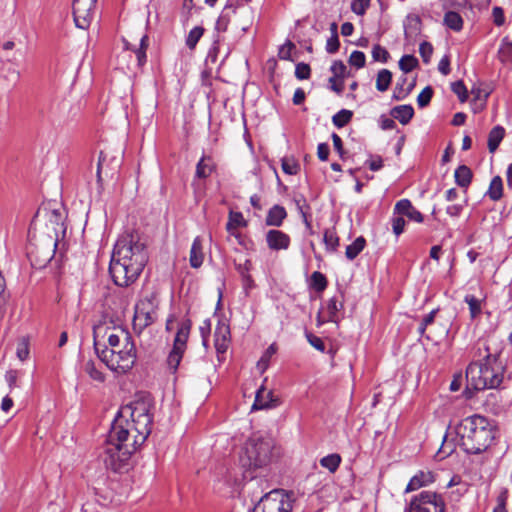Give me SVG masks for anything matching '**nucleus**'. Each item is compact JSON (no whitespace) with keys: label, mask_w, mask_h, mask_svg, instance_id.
<instances>
[{"label":"nucleus","mask_w":512,"mask_h":512,"mask_svg":"<svg viewBox=\"0 0 512 512\" xmlns=\"http://www.w3.org/2000/svg\"><path fill=\"white\" fill-rule=\"evenodd\" d=\"M107 341L109 344L108 349H117L119 346L134 342L130 333L122 328H113L107 331Z\"/></svg>","instance_id":"obj_16"},{"label":"nucleus","mask_w":512,"mask_h":512,"mask_svg":"<svg viewBox=\"0 0 512 512\" xmlns=\"http://www.w3.org/2000/svg\"><path fill=\"white\" fill-rule=\"evenodd\" d=\"M394 214L406 216L409 220L422 223L424 217L420 211H418L409 199H401L394 206Z\"/></svg>","instance_id":"obj_13"},{"label":"nucleus","mask_w":512,"mask_h":512,"mask_svg":"<svg viewBox=\"0 0 512 512\" xmlns=\"http://www.w3.org/2000/svg\"><path fill=\"white\" fill-rule=\"evenodd\" d=\"M372 57L374 61L386 63L390 57L389 52L379 44L372 48Z\"/></svg>","instance_id":"obj_43"},{"label":"nucleus","mask_w":512,"mask_h":512,"mask_svg":"<svg viewBox=\"0 0 512 512\" xmlns=\"http://www.w3.org/2000/svg\"><path fill=\"white\" fill-rule=\"evenodd\" d=\"M505 136L504 127L497 125L492 128L488 135V149L490 153H494L499 147L501 141Z\"/></svg>","instance_id":"obj_21"},{"label":"nucleus","mask_w":512,"mask_h":512,"mask_svg":"<svg viewBox=\"0 0 512 512\" xmlns=\"http://www.w3.org/2000/svg\"><path fill=\"white\" fill-rule=\"evenodd\" d=\"M191 329V321L184 320L175 335L173 347L168 354L167 364L172 372H176L187 348V341Z\"/></svg>","instance_id":"obj_8"},{"label":"nucleus","mask_w":512,"mask_h":512,"mask_svg":"<svg viewBox=\"0 0 512 512\" xmlns=\"http://www.w3.org/2000/svg\"><path fill=\"white\" fill-rule=\"evenodd\" d=\"M247 221L244 219L241 212H229L228 222L226 224V230L228 233H234V230L240 227H246Z\"/></svg>","instance_id":"obj_25"},{"label":"nucleus","mask_w":512,"mask_h":512,"mask_svg":"<svg viewBox=\"0 0 512 512\" xmlns=\"http://www.w3.org/2000/svg\"><path fill=\"white\" fill-rule=\"evenodd\" d=\"M506 492L501 493L497 498V506L494 508L493 512H507L506 511Z\"/></svg>","instance_id":"obj_61"},{"label":"nucleus","mask_w":512,"mask_h":512,"mask_svg":"<svg viewBox=\"0 0 512 512\" xmlns=\"http://www.w3.org/2000/svg\"><path fill=\"white\" fill-rule=\"evenodd\" d=\"M438 70L443 75H448L450 73V59L448 56H444L438 64Z\"/></svg>","instance_id":"obj_62"},{"label":"nucleus","mask_w":512,"mask_h":512,"mask_svg":"<svg viewBox=\"0 0 512 512\" xmlns=\"http://www.w3.org/2000/svg\"><path fill=\"white\" fill-rule=\"evenodd\" d=\"M418 65V60L413 55H404L399 60V68L404 73L411 72Z\"/></svg>","instance_id":"obj_41"},{"label":"nucleus","mask_w":512,"mask_h":512,"mask_svg":"<svg viewBox=\"0 0 512 512\" xmlns=\"http://www.w3.org/2000/svg\"><path fill=\"white\" fill-rule=\"evenodd\" d=\"M205 29L202 26H196L190 30L186 38V45L190 50H193L201 37L204 34Z\"/></svg>","instance_id":"obj_37"},{"label":"nucleus","mask_w":512,"mask_h":512,"mask_svg":"<svg viewBox=\"0 0 512 512\" xmlns=\"http://www.w3.org/2000/svg\"><path fill=\"white\" fill-rule=\"evenodd\" d=\"M463 210V206L460 204H453L449 205L446 208V213L451 217H458L460 216L461 212Z\"/></svg>","instance_id":"obj_64"},{"label":"nucleus","mask_w":512,"mask_h":512,"mask_svg":"<svg viewBox=\"0 0 512 512\" xmlns=\"http://www.w3.org/2000/svg\"><path fill=\"white\" fill-rule=\"evenodd\" d=\"M460 445L469 454L486 451L495 439V425L488 418L475 414L464 418L456 429Z\"/></svg>","instance_id":"obj_4"},{"label":"nucleus","mask_w":512,"mask_h":512,"mask_svg":"<svg viewBox=\"0 0 512 512\" xmlns=\"http://www.w3.org/2000/svg\"><path fill=\"white\" fill-rule=\"evenodd\" d=\"M157 306V299L154 295L141 299L135 306L134 329H138L141 332L144 328L151 325L157 318Z\"/></svg>","instance_id":"obj_10"},{"label":"nucleus","mask_w":512,"mask_h":512,"mask_svg":"<svg viewBox=\"0 0 512 512\" xmlns=\"http://www.w3.org/2000/svg\"><path fill=\"white\" fill-rule=\"evenodd\" d=\"M394 119H397L401 124L406 125L414 116V109L411 105H399L392 108L390 112Z\"/></svg>","instance_id":"obj_20"},{"label":"nucleus","mask_w":512,"mask_h":512,"mask_svg":"<svg viewBox=\"0 0 512 512\" xmlns=\"http://www.w3.org/2000/svg\"><path fill=\"white\" fill-rule=\"evenodd\" d=\"M366 240L363 236L357 237L354 242L346 247L345 255L347 259L354 260L365 248Z\"/></svg>","instance_id":"obj_26"},{"label":"nucleus","mask_w":512,"mask_h":512,"mask_svg":"<svg viewBox=\"0 0 512 512\" xmlns=\"http://www.w3.org/2000/svg\"><path fill=\"white\" fill-rule=\"evenodd\" d=\"M392 81V73L388 69H382L378 72L376 78V89L380 92L388 90Z\"/></svg>","instance_id":"obj_30"},{"label":"nucleus","mask_w":512,"mask_h":512,"mask_svg":"<svg viewBox=\"0 0 512 512\" xmlns=\"http://www.w3.org/2000/svg\"><path fill=\"white\" fill-rule=\"evenodd\" d=\"M311 69L310 66L306 63H298L295 68V76L299 80H306L310 77Z\"/></svg>","instance_id":"obj_50"},{"label":"nucleus","mask_w":512,"mask_h":512,"mask_svg":"<svg viewBox=\"0 0 512 512\" xmlns=\"http://www.w3.org/2000/svg\"><path fill=\"white\" fill-rule=\"evenodd\" d=\"M407 82L406 77L399 78L393 92V99L395 100H403L405 99L411 92V88H404V85Z\"/></svg>","instance_id":"obj_39"},{"label":"nucleus","mask_w":512,"mask_h":512,"mask_svg":"<svg viewBox=\"0 0 512 512\" xmlns=\"http://www.w3.org/2000/svg\"><path fill=\"white\" fill-rule=\"evenodd\" d=\"M279 404L278 399L274 398L273 392L267 390L263 385L257 390L252 410H262L276 407Z\"/></svg>","instance_id":"obj_15"},{"label":"nucleus","mask_w":512,"mask_h":512,"mask_svg":"<svg viewBox=\"0 0 512 512\" xmlns=\"http://www.w3.org/2000/svg\"><path fill=\"white\" fill-rule=\"evenodd\" d=\"M96 353L99 359L111 370L119 374H125L130 371L137 359V351L134 342L128 345L119 346L117 349H108L105 347L99 350L97 342L94 343Z\"/></svg>","instance_id":"obj_6"},{"label":"nucleus","mask_w":512,"mask_h":512,"mask_svg":"<svg viewBox=\"0 0 512 512\" xmlns=\"http://www.w3.org/2000/svg\"><path fill=\"white\" fill-rule=\"evenodd\" d=\"M343 308V302L338 296H333L327 303L328 320L337 321V314Z\"/></svg>","instance_id":"obj_31"},{"label":"nucleus","mask_w":512,"mask_h":512,"mask_svg":"<svg viewBox=\"0 0 512 512\" xmlns=\"http://www.w3.org/2000/svg\"><path fill=\"white\" fill-rule=\"evenodd\" d=\"M252 268V263L249 259L245 260L244 263L236 264V270L240 274L241 278L246 275H250V270Z\"/></svg>","instance_id":"obj_56"},{"label":"nucleus","mask_w":512,"mask_h":512,"mask_svg":"<svg viewBox=\"0 0 512 512\" xmlns=\"http://www.w3.org/2000/svg\"><path fill=\"white\" fill-rule=\"evenodd\" d=\"M287 217V212L283 206L274 205L269 209L266 216V225L279 227Z\"/></svg>","instance_id":"obj_18"},{"label":"nucleus","mask_w":512,"mask_h":512,"mask_svg":"<svg viewBox=\"0 0 512 512\" xmlns=\"http://www.w3.org/2000/svg\"><path fill=\"white\" fill-rule=\"evenodd\" d=\"M340 42L338 35H331L326 43V51L330 54H334L339 50Z\"/></svg>","instance_id":"obj_54"},{"label":"nucleus","mask_w":512,"mask_h":512,"mask_svg":"<svg viewBox=\"0 0 512 512\" xmlns=\"http://www.w3.org/2000/svg\"><path fill=\"white\" fill-rule=\"evenodd\" d=\"M445 502L441 495L433 491H422L412 497L406 512H444Z\"/></svg>","instance_id":"obj_9"},{"label":"nucleus","mask_w":512,"mask_h":512,"mask_svg":"<svg viewBox=\"0 0 512 512\" xmlns=\"http://www.w3.org/2000/svg\"><path fill=\"white\" fill-rule=\"evenodd\" d=\"M82 370L89 375V377L96 382L103 383L105 381V375L96 366V363L92 359H88L83 362Z\"/></svg>","instance_id":"obj_22"},{"label":"nucleus","mask_w":512,"mask_h":512,"mask_svg":"<svg viewBox=\"0 0 512 512\" xmlns=\"http://www.w3.org/2000/svg\"><path fill=\"white\" fill-rule=\"evenodd\" d=\"M293 501L292 494L275 489L265 494L252 512H292Z\"/></svg>","instance_id":"obj_7"},{"label":"nucleus","mask_w":512,"mask_h":512,"mask_svg":"<svg viewBox=\"0 0 512 512\" xmlns=\"http://www.w3.org/2000/svg\"><path fill=\"white\" fill-rule=\"evenodd\" d=\"M295 48V45L291 41H287L284 45H282L279 49L278 56L283 60L291 59V52Z\"/></svg>","instance_id":"obj_53"},{"label":"nucleus","mask_w":512,"mask_h":512,"mask_svg":"<svg viewBox=\"0 0 512 512\" xmlns=\"http://www.w3.org/2000/svg\"><path fill=\"white\" fill-rule=\"evenodd\" d=\"M392 230L396 236H399L404 232L406 221L401 215L394 214L392 217Z\"/></svg>","instance_id":"obj_46"},{"label":"nucleus","mask_w":512,"mask_h":512,"mask_svg":"<svg viewBox=\"0 0 512 512\" xmlns=\"http://www.w3.org/2000/svg\"><path fill=\"white\" fill-rule=\"evenodd\" d=\"M367 163L372 171H378L383 167V160L380 156L371 158Z\"/></svg>","instance_id":"obj_63"},{"label":"nucleus","mask_w":512,"mask_h":512,"mask_svg":"<svg viewBox=\"0 0 512 512\" xmlns=\"http://www.w3.org/2000/svg\"><path fill=\"white\" fill-rule=\"evenodd\" d=\"M493 21L495 25L501 26L504 24L505 17L502 8L494 7L492 11Z\"/></svg>","instance_id":"obj_57"},{"label":"nucleus","mask_w":512,"mask_h":512,"mask_svg":"<svg viewBox=\"0 0 512 512\" xmlns=\"http://www.w3.org/2000/svg\"><path fill=\"white\" fill-rule=\"evenodd\" d=\"M353 117V112L347 109H342L332 117V123L337 128H342L347 125Z\"/></svg>","instance_id":"obj_35"},{"label":"nucleus","mask_w":512,"mask_h":512,"mask_svg":"<svg viewBox=\"0 0 512 512\" xmlns=\"http://www.w3.org/2000/svg\"><path fill=\"white\" fill-rule=\"evenodd\" d=\"M351 66L356 67L357 69L363 68L366 63V56L361 51H353L348 60Z\"/></svg>","instance_id":"obj_44"},{"label":"nucleus","mask_w":512,"mask_h":512,"mask_svg":"<svg viewBox=\"0 0 512 512\" xmlns=\"http://www.w3.org/2000/svg\"><path fill=\"white\" fill-rule=\"evenodd\" d=\"M433 96V89L430 86L425 87L417 97V104L420 108L426 107Z\"/></svg>","instance_id":"obj_45"},{"label":"nucleus","mask_w":512,"mask_h":512,"mask_svg":"<svg viewBox=\"0 0 512 512\" xmlns=\"http://www.w3.org/2000/svg\"><path fill=\"white\" fill-rule=\"evenodd\" d=\"M486 195H488V197L493 201L501 199L503 195V182L501 177L495 176L492 178Z\"/></svg>","instance_id":"obj_27"},{"label":"nucleus","mask_w":512,"mask_h":512,"mask_svg":"<svg viewBox=\"0 0 512 512\" xmlns=\"http://www.w3.org/2000/svg\"><path fill=\"white\" fill-rule=\"evenodd\" d=\"M341 463V456L337 453L329 454L320 459V465L330 473H335Z\"/></svg>","instance_id":"obj_28"},{"label":"nucleus","mask_w":512,"mask_h":512,"mask_svg":"<svg viewBox=\"0 0 512 512\" xmlns=\"http://www.w3.org/2000/svg\"><path fill=\"white\" fill-rule=\"evenodd\" d=\"M214 167L210 158L202 157L196 166V176L198 178H207L212 173Z\"/></svg>","instance_id":"obj_32"},{"label":"nucleus","mask_w":512,"mask_h":512,"mask_svg":"<svg viewBox=\"0 0 512 512\" xmlns=\"http://www.w3.org/2000/svg\"><path fill=\"white\" fill-rule=\"evenodd\" d=\"M125 47L135 52L138 64L142 66L146 62V49L148 47V36L142 35L140 38V47L137 49L131 48L129 43L125 41Z\"/></svg>","instance_id":"obj_29"},{"label":"nucleus","mask_w":512,"mask_h":512,"mask_svg":"<svg viewBox=\"0 0 512 512\" xmlns=\"http://www.w3.org/2000/svg\"><path fill=\"white\" fill-rule=\"evenodd\" d=\"M369 6L370 0H353L351 3V10L355 14L362 16L365 14Z\"/></svg>","instance_id":"obj_48"},{"label":"nucleus","mask_w":512,"mask_h":512,"mask_svg":"<svg viewBox=\"0 0 512 512\" xmlns=\"http://www.w3.org/2000/svg\"><path fill=\"white\" fill-rule=\"evenodd\" d=\"M281 166L283 172L288 175H296L300 170V166L294 158H283L281 160Z\"/></svg>","instance_id":"obj_40"},{"label":"nucleus","mask_w":512,"mask_h":512,"mask_svg":"<svg viewBox=\"0 0 512 512\" xmlns=\"http://www.w3.org/2000/svg\"><path fill=\"white\" fill-rule=\"evenodd\" d=\"M323 241L326 249L331 252H334L339 245V238L336 235V232L331 229L325 230Z\"/></svg>","instance_id":"obj_38"},{"label":"nucleus","mask_w":512,"mask_h":512,"mask_svg":"<svg viewBox=\"0 0 512 512\" xmlns=\"http://www.w3.org/2000/svg\"><path fill=\"white\" fill-rule=\"evenodd\" d=\"M434 481H435V475L432 471L421 470L410 479V481L405 489V492L409 493V492L418 490L422 487H425V486L433 483Z\"/></svg>","instance_id":"obj_17"},{"label":"nucleus","mask_w":512,"mask_h":512,"mask_svg":"<svg viewBox=\"0 0 512 512\" xmlns=\"http://www.w3.org/2000/svg\"><path fill=\"white\" fill-rule=\"evenodd\" d=\"M149 259L145 239L136 231L123 233L115 243L109 266L110 275L117 286L134 283Z\"/></svg>","instance_id":"obj_2"},{"label":"nucleus","mask_w":512,"mask_h":512,"mask_svg":"<svg viewBox=\"0 0 512 512\" xmlns=\"http://www.w3.org/2000/svg\"><path fill=\"white\" fill-rule=\"evenodd\" d=\"M17 378L18 372L16 370H9L6 372L5 379L11 390L17 386Z\"/></svg>","instance_id":"obj_58"},{"label":"nucleus","mask_w":512,"mask_h":512,"mask_svg":"<svg viewBox=\"0 0 512 512\" xmlns=\"http://www.w3.org/2000/svg\"><path fill=\"white\" fill-rule=\"evenodd\" d=\"M328 285V281L324 274L319 271L312 273L310 278V286L317 292H323Z\"/></svg>","instance_id":"obj_34"},{"label":"nucleus","mask_w":512,"mask_h":512,"mask_svg":"<svg viewBox=\"0 0 512 512\" xmlns=\"http://www.w3.org/2000/svg\"><path fill=\"white\" fill-rule=\"evenodd\" d=\"M455 182L462 188H467L472 180V171L466 165H460L454 173Z\"/></svg>","instance_id":"obj_23"},{"label":"nucleus","mask_w":512,"mask_h":512,"mask_svg":"<svg viewBox=\"0 0 512 512\" xmlns=\"http://www.w3.org/2000/svg\"><path fill=\"white\" fill-rule=\"evenodd\" d=\"M451 89L458 96L461 102H465L467 100V89L462 81H456L452 83Z\"/></svg>","instance_id":"obj_47"},{"label":"nucleus","mask_w":512,"mask_h":512,"mask_svg":"<svg viewBox=\"0 0 512 512\" xmlns=\"http://www.w3.org/2000/svg\"><path fill=\"white\" fill-rule=\"evenodd\" d=\"M273 440L253 435L247 440L240 463L246 470H256L267 466L272 459Z\"/></svg>","instance_id":"obj_5"},{"label":"nucleus","mask_w":512,"mask_h":512,"mask_svg":"<svg viewBox=\"0 0 512 512\" xmlns=\"http://www.w3.org/2000/svg\"><path fill=\"white\" fill-rule=\"evenodd\" d=\"M203 260H204V254H203L202 240L200 237H196L193 240V243L191 246L189 262H190L191 267L199 268L203 264Z\"/></svg>","instance_id":"obj_19"},{"label":"nucleus","mask_w":512,"mask_h":512,"mask_svg":"<svg viewBox=\"0 0 512 512\" xmlns=\"http://www.w3.org/2000/svg\"><path fill=\"white\" fill-rule=\"evenodd\" d=\"M464 301L468 304L471 319L477 318L482 312L481 300L474 295H466Z\"/></svg>","instance_id":"obj_33"},{"label":"nucleus","mask_w":512,"mask_h":512,"mask_svg":"<svg viewBox=\"0 0 512 512\" xmlns=\"http://www.w3.org/2000/svg\"><path fill=\"white\" fill-rule=\"evenodd\" d=\"M419 53L423 59V62L428 63L433 54V47L429 42H422L419 46Z\"/></svg>","instance_id":"obj_51"},{"label":"nucleus","mask_w":512,"mask_h":512,"mask_svg":"<svg viewBox=\"0 0 512 512\" xmlns=\"http://www.w3.org/2000/svg\"><path fill=\"white\" fill-rule=\"evenodd\" d=\"M306 338H307L309 344L311 346H313L316 350H318L320 352L325 351V344L320 337H318L312 333H306Z\"/></svg>","instance_id":"obj_52"},{"label":"nucleus","mask_w":512,"mask_h":512,"mask_svg":"<svg viewBox=\"0 0 512 512\" xmlns=\"http://www.w3.org/2000/svg\"><path fill=\"white\" fill-rule=\"evenodd\" d=\"M200 334L202 337L203 344L206 345L208 341V336L211 331V322L209 319L203 321L202 325L199 328Z\"/></svg>","instance_id":"obj_55"},{"label":"nucleus","mask_w":512,"mask_h":512,"mask_svg":"<svg viewBox=\"0 0 512 512\" xmlns=\"http://www.w3.org/2000/svg\"><path fill=\"white\" fill-rule=\"evenodd\" d=\"M214 345L218 354L225 353L230 341V327L225 320H220L214 333Z\"/></svg>","instance_id":"obj_14"},{"label":"nucleus","mask_w":512,"mask_h":512,"mask_svg":"<svg viewBox=\"0 0 512 512\" xmlns=\"http://www.w3.org/2000/svg\"><path fill=\"white\" fill-rule=\"evenodd\" d=\"M443 21L444 24L453 31L459 32L463 28V18L455 11H447Z\"/></svg>","instance_id":"obj_24"},{"label":"nucleus","mask_w":512,"mask_h":512,"mask_svg":"<svg viewBox=\"0 0 512 512\" xmlns=\"http://www.w3.org/2000/svg\"><path fill=\"white\" fill-rule=\"evenodd\" d=\"M97 0H73L72 9L75 24L80 29H87L94 17Z\"/></svg>","instance_id":"obj_11"},{"label":"nucleus","mask_w":512,"mask_h":512,"mask_svg":"<svg viewBox=\"0 0 512 512\" xmlns=\"http://www.w3.org/2000/svg\"><path fill=\"white\" fill-rule=\"evenodd\" d=\"M277 346L275 343L271 344L263 353L259 361L257 362L258 370L263 373L269 366L270 358L276 353Z\"/></svg>","instance_id":"obj_36"},{"label":"nucleus","mask_w":512,"mask_h":512,"mask_svg":"<svg viewBox=\"0 0 512 512\" xmlns=\"http://www.w3.org/2000/svg\"><path fill=\"white\" fill-rule=\"evenodd\" d=\"M501 344L495 338L480 339L474 347V361L466 369L468 384L475 390L495 389L503 381Z\"/></svg>","instance_id":"obj_3"},{"label":"nucleus","mask_w":512,"mask_h":512,"mask_svg":"<svg viewBox=\"0 0 512 512\" xmlns=\"http://www.w3.org/2000/svg\"><path fill=\"white\" fill-rule=\"evenodd\" d=\"M330 70L333 73L332 77L344 78L346 75L347 67L341 60H336L331 65Z\"/></svg>","instance_id":"obj_49"},{"label":"nucleus","mask_w":512,"mask_h":512,"mask_svg":"<svg viewBox=\"0 0 512 512\" xmlns=\"http://www.w3.org/2000/svg\"><path fill=\"white\" fill-rule=\"evenodd\" d=\"M266 243L273 251L287 250L290 247V236L281 230L271 229L266 233Z\"/></svg>","instance_id":"obj_12"},{"label":"nucleus","mask_w":512,"mask_h":512,"mask_svg":"<svg viewBox=\"0 0 512 512\" xmlns=\"http://www.w3.org/2000/svg\"><path fill=\"white\" fill-rule=\"evenodd\" d=\"M380 126L383 130H392L396 128V123L394 121V118H389L385 115H382L380 117Z\"/></svg>","instance_id":"obj_59"},{"label":"nucleus","mask_w":512,"mask_h":512,"mask_svg":"<svg viewBox=\"0 0 512 512\" xmlns=\"http://www.w3.org/2000/svg\"><path fill=\"white\" fill-rule=\"evenodd\" d=\"M154 407L149 394H138L121 407L114 419L104 447L103 462L113 472L128 470L129 460L151 433Z\"/></svg>","instance_id":"obj_1"},{"label":"nucleus","mask_w":512,"mask_h":512,"mask_svg":"<svg viewBox=\"0 0 512 512\" xmlns=\"http://www.w3.org/2000/svg\"><path fill=\"white\" fill-rule=\"evenodd\" d=\"M329 146L326 143H320L317 147V155L321 161H326L329 156Z\"/></svg>","instance_id":"obj_60"},{"label":"nucleus","mask_w":512,"mask_h":512,"mask_svg":"<svg viewBox=\"0 0 512 512\" xmlns=\"http://www.w3.org/2000/svg\"><path fill=\"white\" fill-rule=\"evenodd\" d=\"M16 355L21 361H25L29 356V341L26 337L19 339L17 343Z\"/></svg>","instance_id":"obj_42"}]
</instances>
